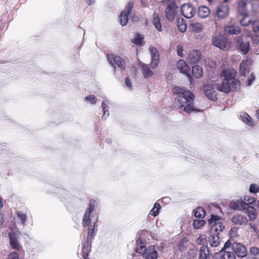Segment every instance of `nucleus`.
<instances>
[{
  "mask_svg": "<svg viewBox=\"0 0 259 259\" xmlns=\"http://www.w3.org/2000/svg\"><path fill=\"white\" fill-rule=\"evenodd\" d=\"M173 93L178 95L175 98L174 107L178 109L184 107L185 112L190 113L195 111L194 107V95L185 88L175 87L172 90Z\"/></svg>",
  "mask_w": 259,
  "mask_h": 259,
  "instance_id": "nucleus-1",
  "label": "nucleus"
},
{
  "mask_svg": "<svg viewBox=\"0 0 259 259\" xmlns=\"http://www.w3.org/2000/svg\"><path fill=\"white\" fill-rule=\"evenodd\" d=\"M237 72L232 68L223 69L221 74L220 77L223 80L231 82L233 84L240 86V81L236 78Z\"/></svg>",
  "mask_w": 259,
  "mask_h": 259,
  "instance_id": "nucleus-2",
  "label": "nucleus"
},
{
  "mask_svg": "<svg viewBox=\"0 0 259 259\" xmlns=\"http://www.w3.org/2000/svg\"><path fill=\"white\" fill-rule=\"evenodd\" d=\"M221 218L217 215L211 214L208 220V223L211 225L210 233H217L218 235L222 232L225 228L223 223L221 222Z\"/></svg>",
  "mask_w": 259,
  "mask_h": 259,
  "instance_id": "nucleus-3",
  "label": "nucleus"
},
{
  "mask_svg": "<svg viewBox=\"0 0 259 259\" xmlns=\"http://www.w3.org/2000/svg\"><path fill=\"white\" fill-rule=\"evenodd\" d=\"M212 43L215 47L222 50H228L231 46V41L223 35H218L212 38Z\"/></svg>",
  "mask_w": 259,
  "mask_h": 259,
  "instance_id": "nucleus-4",
  "label": "nucleus"
},
{
  "mask_svg": "<svg viewBox=\"0 0 259 259\" xmlns=\"http://www.w3.org/2000/svg\"><path fill=\"white\" fill-rule=\"evenodd\" d=\"M107 59L110 64L115 67L117 66L121 70H124L126 69V62L124 59L115 54H107Z\"/></svg>",
  "mask_w": 259,
  "mask_h": 259,
  "instance_id": "nucleus-5",
  "label": "nucleus"
},
{
  "mask_svg": "<svg viewBox=\"0 0 259 259\" xmlns=\"http://www.w3.org/2000/svg\"><path fill=\"white\" fill-rule=\"evenodd\" d=\"M96 206V201L94 200L90 201L89 203V207L87 208L84 214L82 225L84 227L88 226L91 223V215L92 212L94 210Z\"/></svg>",
  "mask_w": 259,
  "mask_h": 259,
  "instance_id": "nucleus-6",
  "label": "nucleus"
},
{
  "mask_svg": "<svg viewBox=\"0 0 259 259\" xmlns=\"http://www.w3.org/2000/svg\"><path fill=\"white\" fill-rule=\"evenodd\" d=\"M203 94L209 100L214 101L218 100L217 93L214 90V85L212 84L208 83L205 84L203 86Z\"/></svg>",
  "mask_w": 259,
  "mask_h": 259,
  "instance_id": "nucleus-7",
  "label": "nucleus"
},
{
  "mask_svg": "<svg viewBox=\"0 0 259 259\" xmlns=\"http://www.w3.org/2000/svg\"><path fill=\"white\" fill-rule=\"evenodd\" d=\"M134 7L132 2H129L126 7L125 10L122 11L120 15V22L122 26L126 25L128 21V15L132 12Z\"/></svg>",
  "mask_w": 259,
  "mask_h": 259,
  "instance_id": "nucleus-8",
  "label": "nucleus"
},
{
  "mask_svg": "<svg viewBox=\"0 0 259 259\" xmlns=\"http://www.w3.org/2000/svg\"><path fill=\"white\" fill-rule=\"evenodd\" d=\"M17 230V228H13L12 233L9 234L10 244L13 249L19 250L21 248V245L18 240V233Z\"/></svg>",
  "mask_w": 259,
  "mask_h": 259,
  "instance_id": "nucleus-9",
  "label": "nucleus"
},
{
  "mask_svg": "<svg viewBox=\"0 0 259 259\" xmlns=\"http://www.w3.org/2000/svg\"><path fill=\"white\" fill-rule=\"evenodd\" d=\"M239 86L234 85L231 82L227 81V80H223L221 83H218L217 84V89L219 91L228 93L233 89H236Z\"/></svg>",
  "mask_w": 259,
  "mask_h": 259,
  "instance_id": "nucleus-10",
  "label": "nucleus"
},
{
  "mask_svg": "<svg viewBox=\"0 0 259 259\" xmlns=\"http://www.w3.org/2000/svg\"><path fill=\"white\" fill-rule=\"evenodd\" d=\"M234 252L238 256L243 257L246 256L247 251L246 247L241 243L234 242L232 245Z\"/></svg>",
  "mask_w": 259,
  "mask_h": 259,
  "instance_id": "nucleus-11",
  "label": "nucleus"
},
{
  "mask_svg": "<svg viewBox=\"0 0 259 259\" xmlns=\"http://www.w3.org/2000/svg\"><path fill=\"white\" fill-rule=\"evenodd\" d=\"M177 8L178 7L174 2H170L167 5L165 10V15L169 21L171 22L174 20Z\"/></svg>",
  "mask_w": 259,
  "mask_h": 259,
  "instance_id": "nucleus-12",
  "label": "nucleus"
},
{
  "mask_svg": "<svg viewBox=\"0 0 259 259\" xmlns=\"http://www.w3.org/2000/svg\"><path fill=\"white\" fill-rule=\"evenodd\" d=\"M182 14L186 18H192L195 14V10L190 4H184L181 7Z\"/></svg>",
  "mask_w": 259,
  "mask_h": 259,
  "instance_id": "nucleus-13",
  "label": "nucleus"
},
{
  "mask_svg": "<svg viewBox=\"0 0 259 259\" xmlns=\"http://www.w3.org/2000/svg\"><path fill=\"white\" fill-rule=\"evenodd\" d=\"M201 58V53L198 50H193L189 52L187 57V61L189 63H197Z\"/></svg>",
  "mask_w": 259,
  "mask_h": 259,
  "instance_id": "nucleus-14",
  "label": "nucleus"
},
{
  "mask_svg": "<svg viewBox=\"0 0 259 259\" xmlns=\"http://www.w3.org/2000/svg\"><path fill=\"white\" fill-rule=\"evenodd\" d=\"M229 8L227 5H221L218 6L215 11L214 16L219 19L225 18L229 14Z\"/></svg>",
  "mask_w": 259,
  "mask_h": 259,
  "instance_id": "nucleus-15",
  "label": "nucleus"
},
{
  "mask_svg": "<svg viewBox=\"0 0 259 259\" xmlns=\"http://www.w3.org/2000/svg\"><path fill=\"white\" fill-rule=\"evenodd\" d=\"M177 65L180 72L185 74L191 81L192 78L189 73L190 67L187 63L184 60H180L178 61Z\"/></svg>",
  "mask_w": 259,
  "mask_h": 259,
  "instance_id": "nucleus-16",
  "label": "nucleus"
},
{
  "mask_svg": "<svg viewBox=\"0 0 259 259\" xmlns=\"http://www.w3.org/2000/svg\"><path fill=\"white\" fill-rule=\"evenodd\" d=\"M177 65L180 72L185 74L191 81L192 78L189 73L190 67L187 63L184 60H180L178 61Z\"/></svg>",
  "mask_w": 259,
  "mask_h": 259,
  "instance_id": "nucleus-17",
  "label": "nucleus"
},
{
  "mask_svg": "<svg viewBox=\"0 0 259 259\" xmlns=\"http://www.w3.org/2000/svg\"><path fill=\"white\" fill-rule=\"evenodd\" d=\"M152 57L151 67L152 69H155L159 62V54L155 48H152L150 50Z\"/></svg>",
  "mask_w": 259,
  "mask_h": 259,
  "instance_id": "nucleus-18",
  "label": "nucleus"
},
{
  "mask_svg": "<svg viewBox=\"0 0 259 259\" xmlns=\"http://www.w3.org/2000/svg\"><path fill=\"white\" fill-rule=\"evenodd\" d=\"M145 259H157L158 253L157 248L154 246H151L146 250L144 253Z\"/></svg>",
  "mask_w": 259,
  "mask_h": 259,
  "instance_id": "nucleus-19",
  "label": "nucleus"
},
{
  "mask_svg": "<svg viewBox=\"0 0 259 259\" xmlns=\"http://www.w3.org/2000/svg\"><path fill=\"white\" fill-rule=\"evenodd\" d=\"M209 245L212 247H218L220 244V238L217 233H209L208 238Z\"/></svg>",
  "mask_w": 259,
  "mask_h": 259,
  "instance_id": "nucleus-20",
  "label": "nucleus"
},
{
  "mask_svg": "<svg viewBox=\"0 0 259 259\" xmlns=\"http://www.w3.org/2000/svg\"><path fill=\"white\" fill-rule=\"evenodd\" d=\"M232 222L236 225H245L247 224L248 220L242 214H236L232 217Z\"/></svg>",
  "mask_w": 259,
  "mask_h": 259,
  "instance_id": "nucleus-21",
  "label": "nucleus"
},
{
  "mask_svg": "<svg viewBox=\"0 0 259 259\" xmlns=\"http://www.w3.org/2000/svg\"><path fill=\"white\" fill-rule=\"evenodd\" d=\"M229 206L231 208L241 210L245 208L241 198L232 200L230 202Z\"/></svg>",
  "mask_w": 259,
  "mask_h": 259,
  "instance_id": "nucleus-22",
  "label": "nucleus"
},
{
  "mask_svg": "<svg viewBox=\"0 0 259 259\" xmlns=\"http://www.w3.org/2000/svg\"><path fill=\"white\" fill-rule=\"evenodd\" d=\"M250 61L248 60L243 61L240 65L239 69L240 73L245 75L248 73L250 70Z\"/></svg>",
  "mask_w": 259,
  "mask_h": 259,
  "instance_id": "nucleus-23",
  "label": "nucleus"
},
{
  "mask_svg": "<svg viewBox=\"0 0 259 259\" xmlns=\"http://www.w3.org/2000/svg\"><path fill=\"white\" fill-rule=\"evenodd\" d=\"M210 14L209 9L205 6H200L198 10V15L202 18H206Z\"/></svg>",
  "mask_w": 259,
  "mask_h": 259,
  "instance_id": "nucleus-24",
  "label": "nucleus"
},
{
  "mask_svg": "<svg viewBox=\"0 0 259 259\" xmlns=\"http://www.w3.org/2000/svg\"><path fill=\"white\" fill-rule=\"evenodd\" d=\"M240 50L243 54H246L249 50V43L248 42H244L242 40H239L237 41Z\"/></svg>",
  "mask_w": 259,
  "mask_h": 259,
  "instance_id": "nucleus-25",
  "label": "nucleus"
},
{
  "mask_svg": "<svg viewBox=\"0 0 259 259\" xmlns=\"http://www.w3.org/2000/svg\"><path fill=\"white\" fill-rule=\"evenodd\" d=\"M246 5L247 4L245 0L240 1L238 3V11L242 16L247 15L246 10Z\"/></svg>",
  "mask_w": 259,
  "mask_h": 259,
  "instance_id": "nucleus-26",
  "label": "nucleus"
},
{
  "mask_svg": "<svg viewBox=\"0 0 259 259\" xmlns=\"http://www.w3.org/2000/svg\"><path fill=\"white\" fill-rule=\"evenodd\" d=\"M143 74L145 78H149L153 75V71L148 64H143L141 66Z\"/></svg>",
  "mask_w": 259,
  "mask_h": 259,
  "instance_id": "nucleus-27",
  "label": "nucleus"
},
{
  "mask_svg": "<svg viewBox=\"0 0 259 259\" xmlns=\"http://www.w3.org/2000/svg\"><path fill=\"white\" fill-rule=\"evenodd\" d=\"M136 244L137 246L135 248V251L137 253H144L147 249L145 248L144 243L140 239H138L136 240Z\"/></svg>",
  "mask_w": 259,
  "mask_h": 259,
  "instance_id": "nucleus-28",
  "label": "nucleus"
},
{
  "mask_svg": "<svg viewBox=\"0 0 259 259\" xmlns=\"http://www.w3.org/2000/svg\"><path fill=\"white\" fill-rule=\"evenodd\" d=\"M221 259H236L234 253L232 251L221 250Z\"/></svg>",
  "mask_w": 259,
  "mask_h": 259,
  "instance_id": "nucleus-29",
  "label": "nucleus"
},
{
  "mask_svg": "<svg viewBox=\"0 0 259 259\" xmlns=\"http://www.w3.org/2000/svg\"><path fill=\"white\" fill-rule=\"evenodd\" d=\"M192 74L196 78L201 77L203 74V69L198 65H195L192 67Z\"/></svg>",
  "mask_w": 259,
  "mask_h": 259,
  "instance_id": "nucleus-30",
  "label": "nucleus"
},
{
  "mask_svg": "<svg viewBox=\"0 0 259 259\" xmlns=\"http://www.w3.org/2000/svg\"><path fill=\"white\" fill-rule=\"evenodd\" d=\"M209 255V251L207 246L203 245L199 250V259H207Z\"/></svg>",
  "mask_w": 259,
  "mask_h": 259,
  "instance_id": "nucleus-31",
  "label": "nucleus"
},
{
  "mask_svg": "<svg viewBox=\"0 0 259 259\" xmlns=\"http://www.w3.org/2000/svg\"><path fill=\"white\" fill-rule=\"evenodd\" d=\"M242 120L248 125L253 127L254 125V122L252 118L246 113H244L241 115Z\"/></svg>",
  "mask_w": 259,
  "mask_h": 259,
  "instance_id": "nucleus-32",
  "label": "nucleus"
},
{
  "mask_svg": "<svg viewBox=\"0 0 259 259\" xmlns=\"http://www.w3.org/2000/svg\"><path fill=\"white\" fill-rule=\"evenodd\" d=\"M177 26L181 32H185L187 30V24L185 20L182 18H178Z\"/></svg>",
  "mask_w": 259,
  "mask_h": 259,
  "instance_id": "nucleus-33",
  "label": "nucleus"
},
{
  "mask_svg": "<svg viewBox=\"0 0 259 259\" xmlns=\"http://www.w3.org/2000/svg\"><path fill=\"white\" fill-rule=\"evenodd\" d=\"M225 31L231 34H237L241 32L239 27L234 26H227L225 27Z\"/></svg>",
  "mask_w": 259,
  "mask_h": 259,
  "instance_id": "nucleus-34",
  "label": "nucleus"
},
{
  "mask_svg": "<svg viewBox=\"0 0 259 259\" xmlns=\"http://www.w3.org/2000/svg\"><path fill=\"white\" fill-rule=\"evenodd\" d=\"M246 212L248 214V217L251 221H253L256 219L257 213L254 208L251 206H248L246 208Z\"/></svg>",
  "mask_w": 259,
  "mask_h": 259,
  "instance_id": "nucleus-35",
  "label": "nucleus"
},
{
  "mask_svg": "<svg viewBox=\"0 0 259 259\" xmlns=\"http://www.w3.org/2000/svg\"><path fill=\"white\" fill-rule=\"evenodd\" d=\"M91 248L88 241L84 242L82 246V257L83 259H89L88 258Z\"/></svg>",
  "mask_w": 259,
  "mask_h": 259,
  "instance_id": "nucleus-36",
  "label": "nucleus"
},
{
  "mask_svg": "<svg viewBox=\"0 0 259 259\" xmlns=\"http://www.w3.org/2000/svg\"><path fill=\"white\" fill-rule=\"evenodd\" d=\"M143 36L139 33H137L135 34V37L131 39V41L137 46H141L143 42Z\"/></svg>",
  "mask_w": 259,
  "mask_h": 259,
  "instance_id": "nucleus-37",
  "label": "nucleus"
},
{
  "mask_svg": "<svg viewBox=\"0 0 259 259\" xmlns=\"http://www.w3.org/2000/svg\"><path fill=\"white\" fill-rule=\"evenodd\" d=\"M190 27L194 32H199L202 29V24L194 20L191 21Z\"/></svg>",
  "mask_w": 259,
  "mask_h": 259,
  "instance_id": "nucleus-38",
  "label": "nucleus"
},
{
  "mask_svg": "<svg viewBox=\"0 0 259 259\" xmlns=\"http://www.w3.org/2000/svg\"><path fill=\"white\" fill-rule=\"evenodd\" d=\"M195 217L202 219L205 216V210L201 207H197L194 211Z\"/></svg>",
  "mask_w": 259,
  "mask_h": 259,
  "instance_id": "nucleus-39",
  "label": "nucleus"
},
{
  "mask_svg": "<svg viewBox=\"0 0 259 259\" xmlns=\"http://www.w3.org/2000/svg\"><path fill=\"white\" fill-rule=\"evenodd\" d=\"M242 199V201L243 203V204L244 206L245 207L246 205L252 204L254 202H255L256 200V198H255L253 197L250 196H244L243 197L241 198Z\"/></svg>",
  "mask_w": 259,
  "mask_h": 259,
  "instance_id": "nucleus-40",
  "label": "nucleus"
},
{
  "mask_svg": "<svg viewBox=\"0 0 259 259\" xmlns=\"http://www.w3.org/2000/svg\"><path fill=\"white\" fill-rule=\"evenodd\" d=\"M249 254L254 258L259 259V248L255 246L251 247L249 249Z\"/></svg>",
  "mask_w": 259,
  "mask_h": 259,
  "instance_id": "nucleus-41",
  "label": "nucleus"
},
{
  "mask_svg": "<svg viewBox=\"0 0 259 259\" xmlns=\"http://www.w3.org/2000/svg\"><path fill=\"white\" fill-rule=\"evenodd\" d=\"M205 224V222L203 220L195 219L193 223V226L195 229H200Z\"/></svg>",
  "mask_w": 259,
  "mask_h": 259,
  "instance_id": "nucleus-42",
  "label": "nucleus"
},
{
  "mask_svg": "<svg viewBox=\"0 0 259 259\" xmlns=\"http://www.w3.org/2000/svg\"><path fill=\"white\" fill-rule=\"evenodd\" d=\"M152 22H153V25L155 26V28L157 30H158L159 31H162V28H161L160 19L158 18L157 15H154Z\"/></svg>",
  "mask_w": 259,
  "mask_h": 259,
  "instance_id": "nucleus-43",
  "label": "nucleus"
},
{
  "mask_svg": "<svg viewBox=\"0 0 259 259\" xmlns=\"http://www.w3.org/2000/svg\"><path fill=\"white\" fill-rule=\"evenodd\" d=\"M160 208V205L158 203H155L154 207L152 209V210L150 211L149 214L153 215L154 217H156L158 214V210Z\"/></svg>",
  "mask_w": 259,
  "mask_h": 259,
  "instance_id": "nucleus-44",
  "label": "nucleus"
},
{
  "mask_svg": "<svg viewBox=\"0 0 259 259\" xmlns=\"http://www.w3.org/2000/svg\"><path fill=\"white\" fill-rule=\"evenodd\" d=\"M197 243L199 245H203L207 242V237L204 234L200 235L196 239Z\"/></svg>",
  "mask_w": 259,
  "mask_h": 259,
  "instance_id": "nucleus-45",
  "label": "nucleus"
},
{
  "mask_svg": "<svg viewBox=\"0 0 259 259\" xmlns=\"http://www.w3.org/2000/svg\"><path fill=\"white\" fill-rule=\"evenodd\" d=\"M243 18L240 20V24L242 26H247L250 23L251 21L247 15L243 16Z\"/></svg>",
  "mask_w": 259,
  "mask_h": 259,
  "instance_id": "nucleus-46",
  "label": "nucleus"
},
{
  "mask_svg": "<svg viewBox=\"0 0 259 259\" xmlns=\"http://www.w3.org/2000/svg\"><path fill=\"white\" fill-rule=\"evenodd\" d=\"M249 191L251 193H257L259 192V186L255 184L250 185Z\"/></svg>",
  "mask_w": 259,
  "mask_h": 259,
  "instance_id": "nucleus-47",
  "label": "nucleus"
},
{
  "mask_svg": "<svg viewBox=\"0 0 259 259\" xmlns=\"http://www.w3.org/2000/svg\"><path fill=\"white\" fill-rule=\"evenodd\" d=\"M252 27L253 32L257 33L259 32V21H254L252 23Z\"/></svg>",
  "mask_w": 259,
  "mask_h": 259,
  "instance_id": "nucleus-48",
  "label": "nucleus"
},
{
  "mask_svg": "<svg viewBox=\"0 0 259 259\" xmlns=\"http://www.w3.org/2000/svg\"><path fill=\"white\" fill-rule=\"evenodd\" d=\"M7 259H19V254L15 251L12 252L9 254Z\"/></svg>",
  "mask_w": 259,
  "mask_h": 259,
  "instance_id": "nucleus-49",
  "label": "nucleus"
},
{
  "mask_svg": "<svg viewBox=\"0 0 259 259\" xmlns=\"http://www.w3.org/2000/svg\"><path fill=\"white\" fill-rule=\"evenodd\" d=\"M85 99L89 101L92 104H95L97 102V98L94 95L88 96L85 97Z\"/></svg>",
  "mask_w": 259,
  "mask_h": 259,
  "instance_id": "nucleus-50",
  "label": "nucleus"
},
{
  "mask_svg": "<svg viewBox=\"0 0 259 259\" xmlns=\"http://www.w3.org/2000/svg\"><path fill=\"white\" fill-rule=\"evenodd\" d=\"M17 215L18 218L21 220V222L24 224L25 221L26 220V215L25 214L21 212H18L17 213Z\"/></svg>",
  "mask_w": 259,
  "mask_h": 259,
  "instance_id": "nucleus-51",
  "label": "nucleus"
},
{
  "mask_svg": "<svg viewBox=\"0 0 259 259\" xmlns=\"http://www.w3.org/2000/svg\"><path fill=\"white\" fill-rule=\"evenodd\" d=\"M255 78V76L253 73H252L250 76L247 79V84L248 85H250L251 84L252 82L254 80Z\"/></svg>",
  "mask_w": 259,
  "mask_h": 259,
  "instance_id": "nucleus-52",
  "label": "nucleus"
},
{
  "mask_svg": "<svg viewBox=\"0 0 259 259\" xmlns=\"http://www.w3.org/2000/svg\"><path fill=\"white\" fill-rule=\"evenodd\" d=\"M183 51H184V49H183V46H182L181 45H178L177 46L178 55L181 57H183Z\"/></svg>",
  "mask_w": 259,
  "mask_h": 259,
  "instance_id": "nucleus-53",
  "label": "nucleus"
},
{
  "mask_svg": "<svg viewBox=\"0 0 259 259\" xmlns=\"http://www.w3.org/2000/svg\"><path fill=\"white\" fill-rule=\"evenodd\" d=\"M95 236V231L93 228L89 229L88 233V239L89 240L90 238H92Z\"/></svg>",
  "mask_w": 259,
  "mask_h": 259,
  "instance_id": "nucleus-54",
  "label": "nucleus"
},
{
  "mask_svg": "<svg viewBox=\"0 0 259 259\" xmlns=\"http://www.w3.org/2000/svg\"><path fill=\"white\" fill-rule=\"evenodd\" d=\"M125 84L130 89L132 88V84L131 79L129 77H126L125 78Z\"/></svg>",
  "mask_w": 259,
  "mask_h": 259,
  "instance_id": "nucleus-55",
  "label": "nucleus"
},
{
  "mask_svg": "<svg viewBox=\"0 0 259 259\" xmlns=\"http://www.w3.org/2000/svg\"><path fill=\"white\" fill-rule=\"evenodd\" d=\"M231 243L229 240H228L224 244V247L222 250H227V249L231 246Z\"/></svg>",
  "mask_w": 259,
  "mask_h": 259,
  "instance_id": "nucleus-56",
  "label": "nucleus"
},
{
  "mask_svg": "<svg viewBox=\"0 0 259 259\" xmlns=\"http://www.w3.org/2000/svg\"><path fill=\"white\" fill-rule=\"evenodd\" d=\"M102 107L103 108L104 114H105L106 112L108 111V110L107 109V108H108V106L104 101H103L102 103Z\"/></svg>",
  "mask_w": 259,
  "mask_h": 259,
  "instance_id": "nucleus-57",
  "label": "nucleus"
},
{
  "mask_svg": "<svg viewBox=\"0 0 259 259\" xmlns=\"http://www.w3.org/2000/svg\"><path fill=\"white\" fill-rule=\"evenodd\" d=\"M237 233V229L236 228H233L230 231V234L231 236L235 237Z\"/></svg>",
  "mask_w": 259,
  "mask_h": 259,
  "instance_id": "nucleus-58",
  "label": "nucleus"
},
{
  "mask_svg": "<svg viewBox=\"0 0 259 259\" xmlns=\"http://www.w3.org/2000/svg\"><path fill=\"white\" fill-rule=\"evenodd\" d=\"M249 226H250V228L252 229V230H253L254 232H255L256 233L258 232V230L257 227L255 225H254L252 224H249Z\"/></svg>",
  "mask_w": 259,
  "mask_h": 259,
  "instance_id": "nucleus-59",
  "label": "nucleus"
},
{
  "mask_svg": "<svg viewBox=\"0 0 259 259\" xmlns=\"http://www.w3.org/2000/svg\"><path fill=\"white\" fill-rule=\"evenodd\" d=\"M85 2L89 5H91L94 3L95 0H85Z\"/></svg>",
  "mask_w": 259,
  "mask_h": 259,
  "instance_id": "nucleus-60",
  "label": "nucleus"
},
{
  "mask_svg": "<svg viewBox=\"0 0 259 259\" xmlns=\"http://www.w3.org/2000/svg\"><path fill=\"white\" fill-rule=\"evenodd\" d=\"M210 62V64H208V65H210V67L211 68L214 67L215 65V62L214 61H213L212 60H211Z\"/></svg>",
  "mask_w": 259,
  "mask_h": 259,
  "instance_id": "nucleus-61",
  "label": "nucleus"
},
{
  "mask_svg": "<svg viewBox=\"0 0 259 259\" xmlns=\"http://www.w3.org/2000/svg\"><path fill=\"white\" fill-rule=\"evenodd\" d=\"M3 221H4V219H3V215L0 213V225L3 224Z\"/></svg>",
  "mask_w": 259,
  "mask_h": 259,
  "instance_id": "nucleus-62",
  "label": "nucleus"
},
{
  "mask_svg": "<svg viewBox=\"0 0 259 259\" xmlns=\"http://www.w3.org/2000/svg\"><path fill=\"white\" fill-rule=\"evenodd\" d=\"M4 203L2 198H0V209L3 207Z\"/></svg>",
  "mask_w": 259,
  "mask_h": 259,
  "instance_id": "nucleus-63",
  "label": "nucleus"
},
{
  "mask_svg": "<svg viewBox=\"0 0 259 259\" xmlns=\"http://www.w3.org/2000/svg\"><path fill=\"white\" fill-rule=\"evenodd\" d=\"M255 115L256 117L259 119V109L256 111Z\"/></svg>",
  "mask_w": 259,
  "mask_h": 259,
  "instance_id": "nucleus-64",
  "label": "nucleus"
}]
</instances>
